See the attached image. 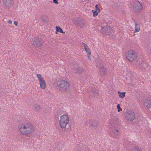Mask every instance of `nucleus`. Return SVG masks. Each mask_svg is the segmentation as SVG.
Listing matches in <instances>:
<instances>
[{
    "label": "nucleus",
    "instance_id": "1",
    "mask_svg": "<svg viewBox=\"0 0 151 151\" xmlns=\"http://www.w3.org/2000/svg\"><path fill=\"white\" fill-rule=\"evenodd\" d=\"M20 133L25 136L32 134L34 131V128L32 124L29 122H24L19 126Z\"/></svg>",
    "mask_w": 151,
    "mask_h": 151
},
{
    "label": "nucleus",
    "instance_id": "2",
    "mask_svg": "<svg viewBox=\"0 0 151 151\" xmlns=\"http://www.w3.org/2000/svg\"><path fill=\"white\" fill-rule=\"evenodd\" d=\"M60 119L59 120V124L60 127L62 129H65L66 131L68 130L70 127V125L69 124V118L66 114H64L60 116Z\"/></svg>",
    "mask_w": 151,
    "mask_h": 151
},
{
    "label": "nucleus",
    "instance_id": "3",
    "mask_svg": "<svg viewBox=\"0 0 151 151\" xmlns=\"http://www.w3.org/2000/svg\"><path fill=\"white\" fill-rule=\"evenodd\" d=\"M69 83L67 81L61 80L58 82L57 87L59 91L65 92L69 89Z\"/></svg>",
    "mask_w": 151,
    "mask_h": 151
},
{
    "label": "nucleus",
    "instance_id": "4",
    "mask_svg": "<svg viewBox=\"0 0 151 151\" xmlns=\"http://www.w3.org/2000/svg\"><path fill=\"white\" fill-rule=\"evenodd\" d=\"M73 22L75 25L80 28H83L86 25V21L85 20L77 17L73 19Z\"/></svg>",
    "mask_w": 151,
    "mask_h": 151
},
{
    "label": "nucleus",
    "instance_id": "5",
    "mask_svg": "<svg viewBox=\"0 0 151 151\" xmlns=\"http://www.w3.org/2000/svg\"><path fill=\"white\" fill-rule=\"evenodd\" d=\"M126 58L130 62L134 61L137 57V55L134 50H129L126 54Z\"/></svg>",
    "mask_w": 151,
    "mask_h": 151
},
{
    "label": "nucleus",
    "instance_id": "6",
    "mask_svg": "<svg viewBox=\"0 0 151 151\" xmlns=\"http://www.w3.org/2000/svg\"><path fill=\"white\" fill-rule=\"evenodd\" d=\"M101 32L104 35H110L113 34L114 30L112 29L110 27L107 26L102 27Z\"/></svg>",
    "mask_w": 151,
    "mask_h": 151
},
{
    "label": "nucleus",
    "instance_id": "7",
    "mask_svg": "<svg viewBox=\"0 0 151 151\" xmlns=\"http://www.w3.org/2000/svg\"><path fill=\"white\" fill-rule=\"evenodd\" d=\"M142 8V4L138 1H135L133 3L132 10L135 12L140 11Z\"/></svg>",
    "mask_w": 151,
    "mask_h": 151
},
{
    "label": "nucleus",
    "instance_id": "8",
    "mask_svg": "<svg viewBox=\"0 0 151 151\" xmlns=\"http://www.w3.org/2000/svg\"><path fill=\"white\" fill-rule=\"evenodd\" d=\"M32 45L35 47H41L42 42V39L39 37H35L32 40Z\"/></svg>",
    "mask_w": 151,
    "mask_h": 151
},
{
    "label": "nucleus",
    "instance_id": "9",
    "mask_svg": "<svg viewBox=\"0 0 151 151\" xmlns=\"http://www.w3.org/2000/svg\"><path fill=\"white\" fill-rule=\"evenodd\" d=\"M36 76L39 81L41 88L42 89H45L46 87L45 80L42 78L41 74H37Z\"/></svg>",
    "mask_w": 151,
    "mask_h": 151
},
{
    "label": "nucleus",
    "instance_id": "10",
    "mask_svg": "<svg viewBox=\"0 0 151 151\" xmlns=\"http://www.w3.org/2000/svg\"><path fill=\"white\" fill-rule=\"evenodd\" d=\"M3 5L6 9H9L12 6V0H2Z\"/></svg>",
    "mask_w": 151,
    "mask_h": 151
},
{
    "label": "nucleus",
    "instance_id": "11",
    "mask_svg": "<svg viewBox=\"0 0 151 151\" xmlns=\"http://www.w3.org/2000/svg\"><path fill=\"white\" fill-rule=\"evenodd\" d=\"M126 117L128 120L132 121L135 117V113L131 111H129L127 114Z\"/></svg>",
    "mask_w": 151,
    "mask_h": 151
},
{
    "label": "nucleus",
    "instance_id": "12",
    "mask_svg": "<svg viewBox=\"0 0 151 151\" xmlns=\"http://www.w3.org/2000/svg\"><path fill=\"white\" fill-rule=\"evenodd\" d=\"M90 127H93L94 129L97 128L98 127V122L95 119H91L89 122Z\"/></svg>",
    "mask_w": 151,
    "mask_h": 151
},
{
    "label": "nucleus",
    "instance_id": "13",
    "mask_svg": "<svg viewBox=\"0 0 151 151\" xmlns=\"http://www.w3.org/2000/svg\"><path fill=\"white\" fill-rule=\"evenodd\" d=\"M99 68V72L100 75L103 76H105L107 73L106 69L103 67L102 64L100 65Z\"/></svg>",
    "mask_w": 151,
    "mask_h": 151
},
{
    "label": "nucleus",
    "instance_id": "14",
    "mask_svg": "<svg viewBox=\"0 0 151 151\" xmlns=\"http://www.w3.org/2000/svg\"><path fill=\"white\" fill-rule=\"evenodd\" d=\"M88 93L91 96L94 97L98 94L99 91L95 88L92 87L91 89V92Z\"/></svg>",
    "mask_w": 151,
    "mask_h": 151
},
{
    "label": "nucleus",
    "instance_id": "15",
    "mask_svg": "<svg viewBox=\"0 0 151 151\" xmlns=\"http://www.w3.org/2000/svg\"><path fill=\"white\" fill-rule=\"evenodd\" d=\"M73 70L75 73H77L79 75L82 74L84 71L83 69L80 67L77 68L74 67L73 68Z\"/></svg>",
    "mask_w": 151,
    "mask_h": 151
},
{
    "label": "nucleus",
    "instance_id": "16",
    "mask_svg": "<svg viewBox=\"0 0 151 151\" xmlns=\"http://www.w3.org/2000/svg\"><path fill=\"white\" fill-rule=\"evenodd\" d=\"M144 105L148 109L151 108V101L149 99H146L144 101Z\"/></svg>",
    "mask_w": 151,
    "mask_h": 151
},
{
    "label": "nucleus",
    "instance_id": "17",
    "mask_svg": "<svg viewBox=\"0 0 151 151\" xmlns=\"http://www.w3.org/2000/svg\"><path fill=\"white\" fill-rule=\"evenodd\" d=\"M83 45L85 48V50L87 53L88 57L89 58H90V60H91V58H90V57H91V55L90 50L88 48L87 45L85 43H83Z\"/></svg>",
    "mask_w": 151,
    "mask_h": 151
},
{
    "label": "nucleus",
    "instance_id": "18",
    "mask_svg": "<svg viewBox=\"0 0 151 151\" xmlns=\"http://www.w3.org/2000/svg\"><path fill=\"white\" fill-rule=\"evenodd\" d=\"M112 133L113 136L114 137H117L119 134V132L118 130L117 129H114L112 131Z\"/></svg>",
    "mask_w": 151,
    "mask_h": 151
},
{
    "label": "nucleus",
    "instance_id": "19",
    "mask_svg": "<svg viewBox=\"0 0 151 151\" xmlns=\"http://www.w3.org/2000/svg\"><path fill=\"white\" fill-rule=\"evenodd\" d=\"M140 66L144 70H145L147 67H148L147 64L146 63L142 62L140 64Z\"/></svg>",
    "mask_w": 151,
    "mask_h": 151
},
{
    "label": "nucleus",
    "instance_id": "20",
    "mask_svg": "<svg viewBox=\"0 0 151 151\" xmlns=\"http://www.w3.org/2000/svg\"><path fill=\"white\" fill-rule=\"evenodd\" d=\"M62 114L61 111H58L55 114V118L56 120L59 121V117Z\"/></svg>",
    "mask_w": 151,
    "mask_h": 151
},
{
    "label": "nucleus",
    "instance_id": "21",
    "mask_svg": "<svg viewBox=\"0 0 151 151\" xmlns=\"http://www.w3.org/2000/svg\"><path fill=\"white\" fill-rule=\"evenodd\" d=\"M33 109L36 111H39L40 110V106L38 104H35L34 106Z\"/></svg>",
    "mask_w": 151,
    "mask_h": 151
},
{
    "label": "nucleus",
    "instance_id": "22",
    "mask_svg": "<svg viewBox=\"0 0 151 151\" xmlns=\"http://www.w3.org/2000/svg\"><path fill=\"white\" fill-rule=\"evenodd\" d=\"M56 29L57 32H59L62 33H65V32H63L62 29L60 27L56 26Z\"/></svg>",
    "mask_w": 151,
    "mask_h": 151
},
{
    "label": "nucleus",
    "instance_id": "23",
    "mask_svg": "<svg viewBox=\"0 0 151 151\" xmlns=\"http://www.w3.org/2000/svg\"><path fill=\"white\" fill-rule=\"evenodd\" d=\"M134 22L135 23V32H138L140 30L139 27V25H138L137 23H136L135 22V21Z\"/></svg>",
    "mask_w": 151,
    "mask_h": 151
},
{
    "label": "nucleus",
    "instance_id": "24",
    "mask_svg": "<svg viewBox=\"0 0 151 151\" xmlns=\"http://www.w3.org/2000/svg\"><path fill=\"white\" fill-rule=\"evenodd\" d=\"M118 93L119 94V96L120 97L122 98H123L125 96V92L121 93L119 91H118Z\"/></svg>",
    "mask_w": 151,
    "mask_h": 151
},
{
    "label": "nucleus",
    "instance_id": "25",
    "mask_svg": "<svg viewBox=\"0 0 151 151\" xmlns=\"http://www.w3.org/2000/svg\"><path fill=\"white\" fill-rule=\"evenodd\" d=\"M43 21L47 23L48 22V19L45 16H42L41 17Z\"/></svg>",
    "mask_w": 151,
    "mask_h": 151
},
{
    "label": "nucleus",
    "instance_id": "26",
    "mask_svg": "<svg viewBox=\"0 0 151 151\" xmlns=\"http://www.w3.org/2000/svg\"><path fill=\"white\" fill-rule=\"evenodd\" d=\"M93 12V16L94 17L96 16L99 12H98L97 10L93 11L92 10Z\"/></svg>",
    "mask_w": 151,
    "mask_h": 151
},
{
    "label": "nucleus",
    "instance_id": "27",
    "mask_svg": "<svg viewBox=\"0 0 151 151\" xmlns=\"http://www.w3.org/2000/svg\"><path fill=\"white\" fill-rule=\"evenodd\" d=\"M118 112L121 111L122 110V108L120 107V105L119 104H118L117 106Z\"/></svg>",
    "mask_w": 151,
    "mask_h": 151
},
{
    "label": "nucleus",
    "instance_id": "28",
    "mask_svg": "<svg viewBox=\"0 0 151 151\" xmlns=\"http://www.w3.org/2000/svg\"><path fill=\"white\" fill-rule=\"evenodd\" d=\"M132 151H140L139 149L136 147H134L132 150Z\"/></svg>",
    "mask_w": 151,
    "mask_h": 151
},
{
    "label": "nucleus",
    "instance_id": "29",
    "mask_svg": "<svg viewBox=\"0 0 151 151\" xmlns=\"http://www.w3.org/2000/svg\"><path fill=\"white\" fill-rule=\"evenodd\" d=\"M98 5L96 4L95 6V7H96V10H97L98 12H100V9H99V8L98 7Z\"/></svg>",
    "mask_w": 151,
    "mask_h": 151
},
{
    "label": "nucleus",
    "instance_id": "30",
    "mask_svg": "<svg viewBox=\"0 0 151 151\" xmlns=\"http://www.w3.org/2000/svg\"><path fill=\"white\" fill-rule=\"evenodd\" d=\"M58 0H53V2L54 3L56 4H59L58 1Z\"/></svg>",
    "mask_w": 151,
    "mask_h": 151
},
{
    "label": "nucleus",
    "instance_id": "31",
    "mask_svg": "<svg viewBox=\"0 0 151 151\" xmlns=\"http://www.w3.org/2000/svg\"><path fill=\"white\" fill-rule=\"evenodd\" d=\"M14 24L16 25V26H17V24H18V22H17V21H14Z\"/></svg>",
    "mask_w": 151,
    "mask_h": 151
},
{
    "label": "nucleus",
    "instance_id": "32",
    "mask_svg": "<svg viewBox=\"0 0 151 151\" xmlns=\"http://www.w3.org/2000/svg\"><path fill=\"white\" fill-rule=\"evenodd\" d=\"M8 22L9 24H11L12 23V21L11 20H9L8 21Z\"/></svg>",
    "mask_w": 151,
    "mask_h": 151
}]
</instances>
